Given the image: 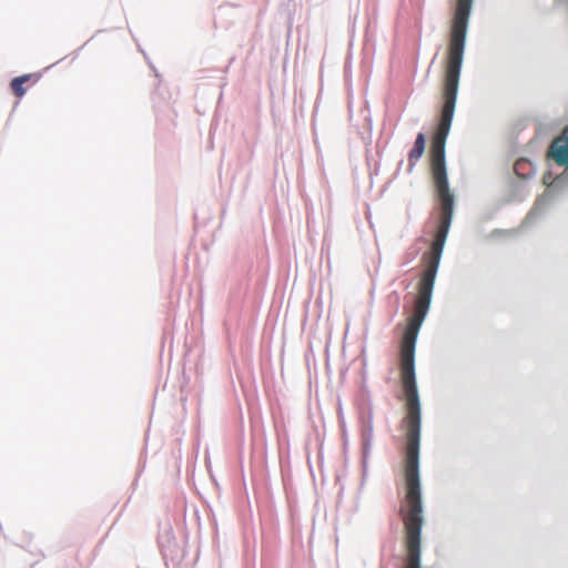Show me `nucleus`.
Wrapping results in <instances>:
<instances>
[{
	"mask_svg": "<svg viewBox=\"0 0 568 568\" xmlns=\"http://www.w3.org/2000/svg\"><path fill=\"white\" fill-rule=\"evenodd\" d=\"M405 483L406 494L400 515L405 528V568H420L423 506L419 480L420 410H406Z\"/></svg>",
	"mask_w": 568,
	"mask_h": 568,
	"instance_id": "obj_1",
	"label": "nucleus"
},
{
	"mask_svg": "<svg viewBox=\"0 0 568 568\" xmlns=\"http://www.w3.org/2000/svg\"><path fill=\"white\" fill-rule=\"evenodd\" d=\"M39 79H40V74H37V73L23 74L21 77H17V78L12 79L10 82V88H11L13 94L18 99H20L27 92L24 84L33 85L39 81Z\"/></svg>",
	"mask_w": 568,
	"mask_h": 568,
	"instance_id": "obj_3",
	"label": "nucleus"
},
{
	"mask_svg": "<svg viewBox=\"0 0 568 568\" xmlns=\"http://www.w3.org/2000/svg\"><path fill=\"white\" fill-rule=\"evenodd\" d=\"M371 433H372V425L369 424V425L367 426V429H366L365 436H366V435H371Z\"/></svg>",
	"mask_w": 568,
	"mask_h": 568,
	"instance_id": "obj_6",
	"label": "nucleus"
},
{
	"mask_svg": "<svg viewBox=\"0 0 568 568\" xmlns=\"http://www.w3.org/2000/svg\"><path fill=\"white\" fill-rule=\"evenodd\" d=\"M554 7L557 10L568 14V0H554Z\"/></svg>",
	"mask_w": 568,
	"mask_h": 568,
	"instance_id": "obj_5",
	"label": "nucleus"
},
{
	"mask_svg": "<svg viewBox=\"0 0 568 568\" xmlns=\"http://www.w3.org/2000/svg\"><path fill=\"white\" fill-rule=\"evenodd\" d=\"M425 135L418 133L414 143L413 149L408 153L409 165L414 166L415 163L422 158L425 151Z\"/></svg>",
	"mask_w": 568,
	"mask_h": 568,
	"instance_id": "obj_4",
	"label": "nucleus"
},
{
	"mask_svg": "<svg viewBox=\"0 0 568 568\" xmlns=\"http://www.w3.org/2000/svg\"><path fill=\"white\" fill-rule=\"evenodd\" d=\"M548 155L557 165L568 168V125L552 140Z\"/></svg>",
	"mask_w": 568,
	"mask_h": 568,
	"instance_id": "obj_2",
	"label": "nucleus"
}]
</instances>
